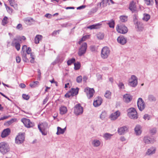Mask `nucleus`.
<instances>
[{"label":"nucleus","instance_id":"nucleus-18","mask_svg":"<svg viewBox=\"0 0 158 158\" xmlns=\"http://www.w3.org/2000/svg\"><path fill=\"white\" fill-rule=\"evenodd\" d=\"M123 98L124 101L128 103L132 100V97L130 94H126L123 96Z\"/></svg>","mask_w":158,"mask_h":158},{"label":"nucleus","instance_id":"nucleus-63","mask_svg":"<svg viewBox=\"0 0 158 158\" xmlns=\"http://www.w3.org/2000/svg\"><path fill=\"white\" fill-rule=\"evenodd\" d=\"M30 86L32 88L35 87L36 86L34 82L33 83H31L30 84Z\"/></svg>","mask_w":158,"mask_h":158},{"label":"nucleus","instance_id":"nucleus-31","mask_svg":"<svg viewBox=\"0 0 158 158\" xmlns=\"http://www.w3.org/2000/svg\"><path fill=\"white\" fill-rule=\"evenodd\" d=\"M111 92L108 90L106 91L105 94V97L108 99H110L111 96Z\"/></svg>","mask_w":158,"mask_h":158},{"label":"nucleus","instance_id":"nucleus-19","mask_svg":"<svg viewBox=\"0 0 158 158\" xmlns=\"http://www.w3.org/2000/svg\"><path fill=\"white\" fill-rule=\"evenodd\" d=\"M10 132V130L9 128H7L4 129L2 132L1 134V136L2 138H5L8 136Z\"/></svg>","mask_w":158,"mask_h":158},{"label":"nucleus","instance_id":"nucleus-21","mask_svg":"<svg viewBox=\"0 0 158 158\" xmlns=\"http://www.w3.org/2000/svg\"><path fill=\"white\" fill-rule=\"evenodd\" d=\"M129 9L132 12H134L136 11V6L133 1H132L131 2L129 5Z\"/></svg>","mask_w":158,"mask_h":158},{"label":"nucleus","instance_id":"nucleus-56","mask_svg":"<svg viewBox=\"0 0 158 158\" xmlns=\"http://www.w3.org/2000/svg\"><path fill=\"white\" fill-rule=\"evenodd\" d=\"M143 118L145 120H149L150 119L149 116L148 114H145L143 117Z\"/></svg>","mask_w":158,"mask_h":158},{"label":"nucleus","instance_id":"nucleus-27","mask_svg":"<svg viewBox=\"0 0 158 158\" xmlns=\"http://www.w3.org/2000/svg\"><path fill=\"white\" fill-rule=\"evenodd\" d=\"M156 151V148L154 147H152L148 149L147 152V154L150 155L154 154Z\"/></svg>","mask_w":158,"mask_h":158},{"label":"nucleus","instance_id":"nucleus-53","mask_svg":"<svg viewBox=\"0 0 158 158\" xmlns=\"http://www.w3.org/2000/svg\"><path fill=\"white\" fill-rule=\"evenodd\" d=\"M37 72L38 73V80H40L41 78V73L40 72V69H38L37 70Z\"/></svg>","mask_w":158,"mask_h":158},{"label":"nucleus","instance_id":"nucleus-35","mask_svg":"<svg viewBox=\"0 0 158 158\" xmlns=\"http://www.w3.org/2000/svg\"><path fill=\"white\" fill-rule=\"evenodd\" d=\"M97 36L98 39L102 40L104 38V35L102 33H99L97 34Z\"/></svg>","mask_w":158,"mask_h":158},{"label":"nucleus","instance_id":"nucleus-46","mask_svg":"<svg viewBox=\"0 0 158 158\" xmlns=\"http://www.w3.org/2000/svg\"><path fill=\"white\" fill-rule=\"evenodd\" d=\"M74 69L76 70L79 69L80 67V64L79 63H74Z\"/></svg>","mask_w":158,"mask_h":158},{"label":"nucleus","instance_id":"nucleus-47","mask_svg":"<svg viewBox=\"0 0 158 158\" xmlns=\"http://www.w3.org/2000/svg\"><path fill=\"white\" fill-rule=\"evenodd\" d=\"M107 2L108 0H102V2L100 3V6H101L102 4L103 5V6H106Z\"/></svg>","mask_w":158,"mask_h":158},{"label":"nucleus","instance_id":"nucleus-24","mask_svg":"<svg viewBox=\"0 0 158 158\" xmlns=\"http://www.w3.org/2000/svg\"><path fill=\"white\" fill-rule=\"evenodd\" d=\"M66 127L64 129H62L60 127H57V131L56 133L57 135H59L61 134H63L66 130Z\"/></svg>","mask_w":158,"mask_h":158},{"label":"nucleus","instance_id":"nucleus-29","mask_svg":"<svg viewBox=\"0 0 158 158\" xmlns=\"http://www.w3.org/2000/svg\"><path fill=\"white\" fill-rule=\"evenodd\" d=\"M112 135V134L106 133L103 134V137L105 140H107L110 139Z\"/></svg>","mask_w":158,"mask_h":158},{"label":"nucleus","instance_id":"nucleus-7","mask_svg":"<svg viewBox=\"0 0 158 158\" xmlns=\"http://www.w3.org/2000/svg\"><path fill=\"white\" fill-rule=\"evenodd\" d=\"M87 47V44L86 43H83L81 44L78 51L79 56H81L85 53Z\"/></svg>","mask_w":158,"mask_h":158},{"label":"nucleus","instance_id":"nucleus-23","mask_svg":"<svg viewBox=\"0 0 158 158\" xmlns=\"http://www.w3.org/2000/svg\"><path fill=\"white\" fill-rule=\"evenodd\" d=\"M101 143V142L100 140L97 139L93 140L92 142V145L95 147L99 146L100 145Z\"/></svg>","mask_w":158,"mask_h":158},{"label":"nucleus","instance_id":"nucleus-57","mask_svg":"<svg viewBox=\"0 0 158 158\" xmlns=\"http://www.w3.org/2000/svg\"><path fill=\"white\" fill-rule=\"evenodd\" d=\"M90 50L92 52L95 51L96 50V48L94 46H91L90 47Z\"/></svg>","mask_w":158,"mask_h":158},{"label":"nucleus","instance_id":"nucleus-16","mask_svg":"<svg viewBox=\"0 0 158 158\" xmlns=\"http://www.w3.org/2000/svg\"><path fill=\"white\" fill-rule=\"evenodd\" d=\"M118 42L122 45L125 44L127 42V39L123 36H120L117 39Z\"/></svg>","mask_w":158,"mask_h":158},{"label":"nucleus","instance_id":"nucleus-1","mask_svg":"<svg viewBox=\"0 0 158 158\" xmlns=\"http://www.w3.org/2000/svg\"><path fill=\"white\" fill-rule=\"evenodd\" d=\"M38 128L42 134L45 135H47V129L48 128V124L46 122H44L38 125Z\"/></svg>","mask_w":158,"mask_h":158},{"label":"nucleus","instance_id":"nucleus-8","mask_svg":"<svg viewBox=\"0 0 158 158\" xmlns=\"http://www.w3.org/2000/svg\"><path fill=\"white\" fill-rule=\"evenodd\" d=\"M25 139V135L23 133H19L15 139V143L19 144L23 142Z\"/></svg>","mask_w":158,"mask_h":158},{"label":"nucleus","instance_id":"nucleus-37","mask_svg":"<svg viewBox=\"0 0 158 158\" xmlns=\"http://www.w3.org/2000/svg\"><path fill=\"white\" fill-rule=\"evenodd\" d=\"M120 19L121 21L123 22H124L127 20V17L125 16H121L120 17Z\"/></svg>","mask_w":158,"mask_h":158},{"label":"nucleus","instance_id":"nucleus-43","mask_svg":"<svg viewBox=\"0 0 158 158\" xmlns=\"http://www.w3.org/2000/svg\"><path fill=\"white\" fill-rule=\"evenodd\" d=\"M33 21V19L32 18H25L24 19V21L26 24H29V23L31 22V21Z\"/></svg>","mask_w":158,"mask_h":158},{"label":"nucleus","instance_id":"nucleus-50","mask_svg":"<svg viewBox=\"0 0 158 158\" xmlns=\"http://www.w3.org/2000/svg\"><path fill=\"white\" fill-rule=\"evenodd\" d=\"M16 120V118H12L10 120L7 121V123H8V124L10 125L13 123Z\"/></svg>","mask_w":158,"mask_h":158},{"label":"nucleus","instance_id":"nucleus-11","mask_svg":"<svg viewBox=\"0 0 158 158\" xmlns=\"http://www.w3.org/2000/svg\"><path fill=\"white\" fill-rule=\"evenodd\" d=\"M21 122L23 123L25 126L27 127L30 128L34 126V123L31 122L30 120L26 118H23L21 119Z\"/></svg>","mask_w":158,"mask_h":158},{"label":"nucleus","instance_id":"nucleus-38","mask_svg":"<svg viewBox=\"0 0 158 158\" xmlns=\"http://www.w3.org/2000/svg\"><path fill=\"white\" fill-rule=\"evenodd\" d=\"M106 116V113L105 112H102L100 116V118L102 119H104Z\"/></svg>","mask_w":158,"mask_h":158},{"label":"nucleus","instance_id":"nucleus-61","mask_svg":"<svg viewBox=\"0 0 158 158\" xmlns=\"http://www.w3.org/2000/svg\"><path fill=\"white\" fill-rule=\"evenodd\" d=\"M16 62L17 63H19L21 61V58L19 56H17L16 58Z\"/></svg>","mask_w":158,"mask_h":158},{"label":"nucleus","instance_id":"nucleus-20","mask_svg":"<svg viewBox=\"0 0 158 158\" xmlns=\"http://www.w3.org/2000/svg\"><path fill=\"white\" fill-rule=\"evenodd\" d=\"M141 127L140 126L137 125L135 128V131L136 135H140L142 132Z\"/></svg>","mask_w":158,"mask_h":158},{"label":"nucleus","instance_id":"nucleus-30","mask_svg":"<svg viewBox=\"0 0 158 158\" xmlns=\"http://www.w3.org/2000/svg\"><path fill=\"white\" fill-rule=\"evenodd\" d=\"M71 92V93L73 95H77L78 93V89L77 88L76 89H72Z\"/></svg>","mask_w":158,"mask_h":158},{"label":"nucleus","instance_id":"nucleus-3","mask_svg":"<svg viewBox=\"0 0 158 158\" xmlns=\"http://www.w3.org/2000/svg\"><path fill=\"white\" fill-rule=\"evenodd\" d=\"M128 85L131 86L135 87L138 84V79L135 76L131 75L128 80Z\"/></svg>","mask_w":158,"mask_h":158},{"label":"nucleus","instance_id":"nucleus-39","mask_svg":"<svg viewBox=\"0 0 158 158\" xmlns=\"http://www.w3.org/2000/svg\"><path fill=\"white\" fill-rule=\"evenodd\" d=\"M118 87L120 89H124L125 88L124 84L123 83L121 82H119L118 84Z\"/></svg>","mask_w":158,"mask_h":158},{"label":"nucleus","instance_id":"nucleus-26","mask_svg":"<svg viewBox=\"0 0 158 158\" xmlns=\"http://www.w3.org/2000/svg\"><path fill=\"white\" fill-rule=\"evenodd\" d=\"M42 36L41 35H37L35 38V42L36 44L39 43L40 41L42 40Z\"/></svg>","mask_w":158,"mask_h":158},{"label":"nucleus","instance_id":"nucleus-41","mask_svg":"<svg viewBox=\"0 0 158 158\" xmlns=\"http://www.w3.org/2000/svg\"><path fill=\"white\" fill-rule=\"evenodd\" d=\"M75 61V59L74 58H72L70 60H69L67 61V64L68 65H71L72 63L74 62Z\"/></svg>","mask_w":158,"mask_h":158},{"label":"nucleus","instance_id":"nucleus-59","mask_svg":"<svg viewBox=\"0 0 158 158\" xmlns=\"http://www.w3.org/2000/svg\"><path fill=\"white\" fill-rule=\"evenodd\" d=\"M145 3L147 5H149L150 4L151 1L152 0H144Z\"/></svg>","mask_w":158,"mask_h":158},{"label":"nucleus","instance_id":"nucleus-36","mask_svg":"<svg viewBox=\"0 0 158 158\" xmlns=\"http://www.w3.org/2000/svg\"><path fill=\"white\" fill-rule=\"evenodd\" d=\"M148 99L151 101H155L156 100L155 97L152 95H150L148 96Z\"/></svg>","mask_w":158,"mask_h":158},{"label":"nucleus","instance_id":"nucleus-45","mask_svg":"<svg viewBox=\"0 0 158 158\" xmlns=\"http://www.w3.org/2000/svg\"><path fill=\"white\" fill-rule=\"evenodd\" d=\"M82 80V77L81 76L78 77L76 79L77 82L78 83L81 82Z\"/></svg>","mask_w":158,"mask_h":158},{"label":"nucleus","instance_id":"nucleus-44","mask_svg":"<svg viewBox=\"0 0 158 158\" xmlns=\"http://www.w3.org/2000/svg\"><path fill=\"white\" fill-rule=\"evenodd\" d=\"M87 37V36L86 35L83 36L82 38L81 39V40L79 41V44H81L83 41H85L86 40Z\"/></svg>","mask_w":158,"mask_h":158},{"label":"nucleus","instance_id":"nucleus-54","mask_svg":"<svg viewBox=\"0 0 158 158\" xmlns=\"http://www.w3.org/2000/svg\"><path fill=\"white\" fill-rule=\"evenodd\" d=\"M9 1L10 5L11 6H13L16 3L15 0H8Z\"/></svg>","mask_w":158,"mask_h":158},{"label":"nucleus","instance_id":"nucleus-49","mask_svg":"<svg viewBox=\"0 0 158 158\" xmlns=\"http://www.w3.org/2000/svg\"><path fill=\"white\" fill-rule=\"evenodd\" d=\"M97 10V9L95 8H94L92 9L90 11H89V15H91L92 13H94L95 12H96Z\"/></svg>","mask_w":158,"mask_h":158},{"label":"nucleus","instance_id":"nucleus-25","mask_svg":"<svg viewBox=\"0 0 158 158\" xmlns=\"http://www.w3.org/2000/svg\"><path fill=\"white\" fill-rule=\"evenodd\" d=\"M21 40V39L19 37H17L16 38H14L12 42L11 45L12 46H14L15 45L19 43V41Z\"/></svg>","mask_w":158,"mask_h":158},{"label":"nucleus","instance_id":"nucleus-55","mask_svg":"<svg viewBox=\"0 0 158 158\" xmlns=\"http://www.w3.org/2000/svg\"><path fill=\"white\" fill-rule=\"evenodd\" d=\"M22 96L24 99L27 100H28L29 98V96L28 95L23 94Z\"/></svg>","mask_w":158,"mask_h":158},{"label":"nucleus","instance_id":"nucleus-60","mask_svg":"<svg viewBox=\"0 0 158 158\" xmlns=\"http://www.w3.org/2000/svg\"><path fill=\"white\" fill-rule=\"evenodd\" d=\"M86 7V6L85 5H82L78 7L77 8V10H80L82 9H84Z\"/></svg>","mask_w":158,"mask_h":158},{"label":"nucleus","instance_id":"nucleus-42","mask_svg":"<svg viewBox=\"0 0 158 158\" xmlns=\"http://www.w3.org/2000/svg\"><path fill=\"white\" fill-rule=\"evenodd\" d=\"M8 18L6 17H4L3 19H2V24L3 25H5V24H6L7 23V20Z\"/></svg>","mask_w":158,"mask_h":158},{"label":"nucleus","instance_id":"nucleus-62","mask_svg":"<svg viewBox=\"0 0 158 158\" xmlns=\"http://www.w3.org/2000/svg\"><path fill=\"white\" fill-rule=\"evenodd\" d=\"M22 25H21V24H18L17 27H16V28L17 29H21L22 28Z\"/></svg>","mask_w":158,"mask_h":158},{"label":"nucleus","instance_id":"nucleus-5","mask_svg":"<svg viewBox=\"0 0 158 158\" xmlns=\"http://www.w3.org/2000/svg\"><path fill=\"white\" fill-rule=\"evenodd\" d=\"M110 50L107 47H103L101 51V56L103 59H106L110 54Z\"/></svg>","mask_w":158,"mask_h":158},{"label":"nucleus","instance_id":"nucleus-13","mask_svg":"<svg viewBox=\"0 0 158 158\" xmlns=\"http://www.w3.org/2000/svg\"><path fill=\"white\" fill-rule=\"evenodd\" d=\"M120 114V112L117 110L116 112L112 113L109 117V118L111 120H115L119 116Z\"/></svg>","mask_w":158,"mask_h":158},{"label":"nucleus","instance_id":"nucleus-51","mask_svg":"<svg viewBox=\"0 0 158 158\" xmlns=\"http://www.w3.org/2000/svg\"><path fill=\"white\" fill-rule=\"evenodd\" d=\"M31 58V59L30 60L31 63H33L34 62L35 56L33 54H31L30 55Z\"/></svg>","mask_w":158,"mask_h":158},{"label":"nucleus","instance_id":"nucleus-33","mask_svg":"<svg viewBox=\"0 0 158 158\" xmlns=\"http://www.w3.org/2000/svg\"><path fill=\"white\" fill-rule=\"evenodd\" d=\"M136 27H137L139 30H142L143 28L142 24L140 22H137L135 26Z\"/></svg>","mask_w":158,"mask_h":158},{"label":"nucleus","instance_id":"nucleus-48","mask_svg":"<svg viewBox=\"0 0 158 158\" xmlns=\"http://www.w3.org/2000/svg\"><path fill=\"white\" fill-rule=\"evenodd\" d=\"M5 6L7 11L9 13H11L12 12L13 10L9 7L7 6L6 5H5Z\"/></svg>","mask_w":158,"mask_h":158},{"label":"nucleus","instance_id":"nucleus-14","mask_svg":"<svg viewBox=\"0 0 158 158\" xmlns=\"http://www.w3.org/2000/svg\"><path fill=\"white\" fill-rule=\"evenodd\" d=\"M102 102V99L100 97L96 98L94 99L93 105L95 107H98L101 104Z\"/></svg>","mask_w":158,"mask_h":158},{"label":"nucleus","instance_id":"nucleus-58","mask_svg":"<svg viewBox=\"0 0 158 158\" xmlns=\"http://www.w3.org/2000/svg\"><path fill=\"white\" fill-rule=\"evenodd\" d=\"M31 48H30V47H28L27 48V49L26 51V52H27V53L28 55H30L31 54H32V53H31Z\"/></svg>","mask_w":158,"mask_h":158},{"label":"nucleus","instance_id":"nucleus-22","mask_svg":"<svg viewBox=\"0 0 158 158\" xmlns=\"http://www.w3.org/2000/svg\"><path fill=\"white\" fill-rule=\"evenodd\" d=\"M101 25V24L100 23H97L88 26L87 27V28L90 30L98 29L100 28Z\"/></svg>","mask_w":158,"mask_h":158},{"label":"nucleus","instance_id":"nucleus-6","mask_svg":"<svg viewBox=\"0 0 158 158\" xmlns=\"http://www.w3.org/2000/svg\"><path fill=\"white\" fill-rule=\"evenodd\" d=\"M116 30L118 32L123 34H125L128 31L127 27L123 24L118 25L116 27Z\"/></svg>","mask_w":158,"mask_h":158},{"label":"nucleus","instance_id":"nucleus-28","mask_svg":"<svg viewBox=\"0 0 158 158\" xmlns=\"http://www.w3.org/2000/svg\"><path fill=\"white\" fill-rule=\"evenodd\" d=\"M60 114H63L67 113V109L66 107L62 106L60 108Z\"/></svg>","mask_w":158,"mask_h":158},{"label":"nucleus","instance_id":"nucleus-34","mask_svg":"<svg viewBox=\"0 0 158 158\" xmlns=\"http://www.w3.org/2000/svg\"><path fill=\"white\" fill-rule=\"evenodd\" d=\"M23 60L24 61L26 62L28 60L26 54L24 52H21Z\"/></svg>","mask_w":158,"mask_h":158},{"label":"nucleus","instance_id":"nucleus-9","mask_svg":"<svg viewBox=\"0 0 158 158\" xmlns=\"http://www.w3.org/2000/svg\"><path fill=\"white\" fill-rule=\"evenodd\" d=\"M74 112L77 115L82 114L83 112V108L80 104L76 105L74 108Z\"/></svg>","mask_w":158,"mask_h":158},{"label":"nucleus","instance_id":"nucleus-64","mask_svg":"<svg viewBox=\"0 0 158 158\" xmlns=\"http://www.w3.org/2000/svg\"><path fill=\"white\" fill-rule=\"evenodd\" d=\"M45 17H46L47 18H50L52 17L51 15L49 14H46L45 15Z\"/></svg>","mask_w":158,"mask_h":158},{"label":"nucleus","instance_id":"nucleus-15","mask_svg":"<svg viewBox=\"0 0 158 158\" xmlns=\"http://www.w3.org/2000/svg\"><path fill=\"white\" fill-rule=\"evenodd\" d=\"M128 129L127 127L124 126L118 128V131L119 135H123L127 131Z\"/></svg>","mask_w":158,"mask_h":158},{"label":"nucleus","instance_id":"nucleus-40","mask_svg":"<svg viewBox=\"0 0 158 158\" xmlns=\"http://www.w3.org/2000/svg\"><path fill=\"white\" fill-rule=\"evenodd\" d=\"M109 27L110 28H114V20H111L110 22L108 23Z\"/></svg>","mask_w":158,"mask_h":158},{"label":"nucleus","instance_id":"nucleus-2","mask_svg":"<svg viewBox=\"0 0 158 158\" xmlns=\"http://www.w3.org/2000/svg\"><path fill=\"white\" fill-rule=\"evenodd\" d=\"M127 112V115L131 118L136 119L138 118L137 112L135 108H131L129 109Z\"/></svg>","mask_w":158,"mask_h":158},{"label":"nucleus","instance_id":"nucleus-10","mask_svg":"<svg viewBox=\"0 0 158 158\" xmlns=\"http://www.w3.org/2000/svg\"><path fill=\"white\" fill-rule=\"evenodd\" d=\"M84 92L86 94L88 98H91L93 96L94 93V90L93 88L86 87L84 89Z\"/></svg>","mask_w":158,"mask_h":158},{"label":"nucleus","instance_id":"nucleus-52","mask_svg":"<svg viewBox=\"0 0 158 158\" xmlns=\"http://www.w3.org/2000/svg\"><path fill=\"white\" fill-rule=\"evenodd\" d=\"M17 51H19L20 48V45L19 43L16 44L14 46Z\"/></svg>","mask_w":158,"mask_h":158},{"label":"nucleus","instance_id":"nucleus-32","mask_svg":"<svg viewBox=\"0 0 158 158\" xmlns=\"http://www.w3.org/2000/svg\"><path fill=\"white\" fill-rule=\"evenodd\" d=\"M150 18V16L149 15L147 14H144V16L143 18V19L146 21H147Z\"/></svg>","mask_w":158,"mask_h":158},{"label":"nucleus","instance_id":"nucleus-4","mask_svg":"<svg viewBox=\"0 0 158 158\" xmlns=\"http://www.w3.org/2000/svg\"><path fill=\"white\" fill-rule=\"evenodd\" d=\"M9 151L8 144L4 142L0 143V152L3 154H5Z\"/></svg>","mask_w":158,"mask_h":158},{"label":"nucleus","instance_id":"nucleus-12","mask_svg":"<svg viewBox=\"0 0 158 158\" xmlns=\"http://www.w3.org/2000/svg\"><path fill=\"white\" fill-rule=\"evenodd\" d=\"M137 106L139 110L142 111L145 108V105L141 98H139L137 101Z\"/></svg>","mask_w":158,"mask_h":158},{"label":"nucleus","instance_id":"nucleus-17","mask_svg":"<svg viewBox=\"0 0 158 158\" xmlns=\"http://www.w3.org/2000/svg\"><path fill=\"white\" fill-rule=\"evenodd\" d=\"M143 141L145 144H148L154 143L155 140L154 139H151L149 137L145 136L143 138Z\"/></svg>","mask_w":158,"mask_h":158}]
</instances>
